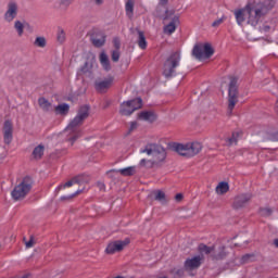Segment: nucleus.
<instances>
[{
  "mask_svg": "<svg viewBox=\"0 0 278 278\" xmlns=\"http://www.w3.org/2000/svg\"><path fill=\"white\" fill-rule=\"evenodd\" d=\"M270 10H273V4L249 2L244 8L235 10L233 14L238 25H242L247 21L248 25L256 27Z\"/></svg>",
  "mask_w": 278,
  "mask_h": 278,
  "instance_id": "1",
  "label": "nucleus"
},
{
  "mask_svg": "<svg viewBox=\"0 0 278 278\" xmlns=\"http://www.w3.org/2000/svg\"><path fill=\"white\" fill-rule=\"evenodd\" d=\"M141 153L147 155L139 163L141 168H162L166 162V150L162 146L149 144Z\"/></svg>",
  "mask_w": 278,
  "mask_h": 278,
  "instance_id": "2",
  "label": "nucleus"
},
{
  "mask_svg": "<svg viewBox=\"0 0 278 278\" xmlns=\"http://www.w3.org/2000/svg\"><path fill=\"white\" fill-rule=\"evenodd\" d=\"M88 116H90V106H80L77 115L64 129V134L67 136L66 141L70 142L72 147L75 144V141L81 137V130H79V127L80 125H84V122Z\"/></svg>",
  "mask_w": 278,
  "mask_h": 278,
  "instance_id": "3",
  "label": "nucleus"
},
{
  "mask_svg": "<svg viewBox=\"0 0 278 278\" xmlns=\"http://www.w3.org/2000/svg\"><path fill=\"white\" fill-rule=\"evenodd\" d=\"M84 176L74 177L72 180H68L63 186L60 187V190L63 191V197L61 201H71L84 192Z\"/></svg>",
  "mask_w": 278,
  "mask_h": 278,
  "instance_id": "4",
  "label": "nucleus"
},
{
  "mask_svg": "<svg viewBox=\"0 0 278 278\" xmlns=\"http://www.w3.org/2000/svg\"><path fill=\"white\" fill-rule=\"evenodd\" d=\"M203 150V144L199 141L188 142V143H176L174 146V151L181 155L182 157H194L199 155L200 151Z\"/></svg>",
  "mask_w": 278,
  "mask_h": 278,
  "instance_id": "5",
  "label": "nucleus"
},
{
  "mask_svg": "<svg viewBox=\"0 0 278 278\" xmlns=\"http://www.w3.org/2000/svg\"><path fill=\"white\" fill-rule=\"evenodd\" d=\"M34 186V178L29 176H25L18 185L14 187L11 192V197L15 201H23L25 197H27L28 192H31V188Z\"/></svg>",
  "mask_w": 278,
  "mask_h": 278,
  "instance_id": "6",
  "label": "nucleus"
},
{
  "mask_svg": "<svg viewBox=\"0 0 278 278\" xmlns=\"http://www.w3.org/2000/svg\"><path fill=\"white\" fill-rule=\"evenodd\" d=\"M192 55L195 60H210L214 55V48L211 43H197L192 49Z\"/></svg>",
  "mask_w": 278,
  "mask_h": 278,
  "instance_id": "7",
  "label": "nucleus"
},
{
  "mask_svg": "<svg viewBox=\"0 0 278 278\" xmlns=\"http://www.w3.org/2000/svg\"><path fill=\"white\" fill-rule=\"evenodd\" d=\"M179 62H181V54L179 52L172 53L163 65L164 77H173L175 75V68L179 66Z\"/></svg>",
  "mask_w": 278,
  "mask_h": 278,
  "instance_id": "8",
  "label": "nucleus"
},
{
  "mask_svg": "<svg viewBox=\"0 0 278 278\" xmlns=\"http://www.w3.org/2000/svg\"><path fill=\"white\" fill-rule=\"evenodd\" d=\"M238 103V79L233 76L230 77L228 86V115L231 116L236 104Z\"/></svg>",
  "mask_w": 278,
  "mask_h": 278,
  "instance_id": "9",
  "label": "nucleus"
},
{
  "mask_svg": "<svg viewBox=\"0 0 278 278\" xmlns=\"http://www.w3.org/2000/svg\"><path fill=\"white\" fill-rule=\"evenodd\" d=\"M140 108H142V99L140 98L124 101L119 105V114L121 116H131V114H134L136 110H140Z\"/></svg>",
  "mask_w": 278,
  "mask_h": 278,
  "instance_id": "10",
  "label": "nucleus"
},
{
  "mask_svg": "<svg viewBox=\"0 0 278 278\" xmlns=\"http://www.w3.org/2000/svg\"><path fill=\"white\" fill-rule=\"evenodd\" d=\"M203 264V255L188 257L184 263V268L191 277H194V270H199Z\"/></svg>",
  "mask_w": 278,
  "mask_h": 278,
  "instance_id": "11",
  "label": "nucleus"
},
{
  "mask_svg": "<svg viewBox=\"0 0 278 278\" xmlns=\"http://www.w3.org/2000/svg\"><path fill=\"white\" fill-rule=\"evenodd\" d=\"M252 199L253 194L251 193H239L233 198L232 208L244 210V207L251 203Z\"/></svg>",
  "mask_w": 278,
  "mask_h": 278,
  "instance_id": "12",
  "label": "nucleus"
},
{
  "mask_svg": "<svg viewBox=\"0 0 278 278\" xmlns=\"http://www.w3.org/2000/svg\"><path fill=\"white\" fill-rule=\"evenodd\" d=\"M2 136L4 144H12V140H14V124L11 119H7L2 126Z\"/></svg>",
  "mask_w": 278,
  "mask_h": 278,
  "instance_id": "13",
  "label": "nucleus"
},
{
  "mask_svg": "<svg viewBox=\"0 0 278 278\" xmlns=\"http://www.w3.org/2000/svg\"><path fill=\"white\" fill-rule=\"evenodd\" d=\"M129 239L111 241L105 249V253L108 255L121 253V251H123L129 244Z\"/></svg>",
  "mask_w": 278,
  "mask_h": 278,
  "instance_id": "14",
  "label": "nucleus"
},
{
  "mask_svg": "<svg viewBox=\"0 0 278 278\" xmlns=\"http://www.w3.org/2000/svg\"><path fill=\"white\" fill-rule=\"evenodd\" d=\"M18 16V2L10 0L7 4V11L4 13L5 23H12L14 18Z\"/></svg>",
  "mask_w": 278,
  "mask_h": 278,
  "instance_id": "15",
  "label": "nucleus"
},
{
  "mask_svg": "<svg viewBox=\"0 0 278 278\" xmlns=\"http://www.w3.org/2000/svg\"><path fill=\"white\" fill-rule=\"evenodd\" d=\"M112 84H114L113 76H109L106 78H98L94 81V89L97 90V92L103 93L112 88Z\"/></svg>",
  "mask_w": 278,
  "mask_h": 278,
  "instance_id": "16",
  "label": "nucleus"
},
{
  "mask_svg": "<svg viewBox=\"0 0 278 278\" xmlns=\"http://www.w3.org/2000/svg\"><path fill=\"white\" fill-rule=\"evenodd\" d=\"M113 173H118L123 177H132V175H136V166H129L122 169H111L108 172V175H112Z\"/></svg>",
  "mask_w": 278,
  "mask_h": 278,
  "instance_id": "17",
  "label": "nucleus"
},
{
  "mask_svg": "<svg viewBox=\"0 0 278 278\" xmlns=\"http://www.w3.org/2000/svg\"><path fill=\"white\" fill-rule=\"evenodd\" d=\"M99 60L103 71H105V73H110V71H112V63L110 62V56H108L105 51L100 53Z\"/></svg>",
  "mask_w": 278,
  "mask_h": 278,
  "instance_id": "18",
  "label": "nucleus"
},
{
  "mask_svg": "<svg viewBox=\"0 0 278 278\" xmlns=\"http://www.w3.org/2000/svg\"><path fill=\"white\" fill-rule=\"evenodd\" d=\"M177 25H179V16L175 15L172 18V22L164 27V34H167L168 36H170L172 34H175V30L177 29Z\"/></svg>",
  "mask_w": 278,
  "mask_h": 278,
  "instance_id": "19",
  "label": "nucleus"
},
{
  "mask_svg": "<svg viewBox=\"0 0 278 278\" xmlns=\"http://www.w3.org/2000/svg\"><path fill=\"white\" fill-rule=\"evenodd\" d=\"M94 64H97V58L94 55H91L87 59L84 66L80 68L81 73H92V68H94Z\"/></svg>",
  "mask_w": 278,
  "mask_h": 278,
  "instance_id": "20",
  "label": "nucleus"
},
{
  "mask_svg": "<svg viewBox=\"0 0 278 278\" xmlns=\"http://www.w3.org/2000/svg\"><path fill=\"white\" fill-rule=\"evenodd\" d=\"M150 198L154 197V201H160L162 205H166L168 203V199L166 198V193L161 190L152 191L149 195Z\"/></svg>",
  "mask_w": 278,
  "mask_h": 278,
  "instance_id": "21",
  "label": "nucleus"
},
{
  "mask_svg": "<svg viewBox=\"0 0 278 278\" xmlns=\"http://www.w3.org/2000/svg\"><path fill=\"white\" fill-rule=\"evenodd\" d=\"M138 119L153 123L155 121V114L151 111H142L138 114Z\"/></svg>",
  "mask_w": 278,
  "mask_h": 278,
  "instance_id": "22",
  "label": "nucleus"
},
{
  "mask_svg": "<svg viewBox=\"0 0 278 278\" xmlns=\"http://www.w3.org/2000/svg\"><path fill=\"white\" fill-rule=\"evenodd\" d=\"M38 105L40 110H42V112H51V110L53 109V105L51 104V102H49V100H47V98H39Z\"/></svg>",
  "mask_w": 278,
  "mask_h": 278,
  "instance_id": "23",
  "label": "nucleus"
},
{
  "mask_svg": "<svg viewBox=\"0 0 278 278\" xmlns=\"http://www.w3.org/2000/svg\"><path fill=\"white\" fill-rule=\"evenodd\" d=\"M216 194L223 195L227 194L229 192V182L227 181H220L215 188Z\"/></svg>",
  "mask_w": 278,
  "mask_h": 278,
  "instance_id": "24",
  "label": "nucleus"
},
{
  "mask_svg": "<svg viewBox=\"0 0 278 278\" xmlns=\"http://www.w3.org/2000/svg\"><path fill=\"white\" fill-rule=\"evenodd\" d=\"M42 155H45V146L39 144L33 151L34 160H42Z\"/></svg>",
  "mask_w": 278,
  "mask_h": 278,
  "instance_id": "25",
  "label": "nucleus"
},
{
  "mask_svg": "<svg viewBox=\"0 0 278 278\" xmlns=\"http://www.w3.org/2000/svg\"><path fill=\"white\" fill-rule=\"evenodd\" d=\"M134 5H136L134 0H128L125 4V11L128 18H134Z\"/></svg>",
  "mask_w": 278,
  "mask_h": 278,
  "instance_id": "26",
  "label": "nucleus"
},
{
  "mask_svg": "<svg viewBox=\"0 0 278 278\" xmlns=\"http://www.w3.org/2000/svg\"><path fill=\"white\" fill-rule=\"evenodd\" d=\"M91 42L93 47H103V45H105V36L103 35L92 36Z\"/></svg>",
  "mask_w": 278,
  "mask_h": 278,
  "instance_id": "27",
  "label": "nucleus"
},
{
  "mask_svg": "<svg viewBox=\"0 0 278 278\" xmlns=\"http://www.w3.org/2000/svg\"><path fill=\"white\" fill-rule=\"evenodd\" d=\"M214 260H224L227 257V252L225 251V247H219L217 250L213 251Z\"/></svg>",
  "mask_w": 278,
  "mask_h": 278,
  "instance_id": "28",
  "label": "nucleus"
},
{
  "mask_svg": "<svg viewBox=\"0 0 278 278\" xmlns=\"http://www.w3.org/2000/svg\"><path fill=\"white\" fill-rule=\"evenodd\" d=\"M68 110H71V106L66 103L55 106L56 114H61V116H66V114H68Z\"/></svg>",
  "mask_w": 278,
  "mask_h": 278,
  "instance_id": "29",
  "label": "nucleus"
},
{
  "mask_svg": "<svg viewBox=\"0 0 278 278\" xmlns=\"http://www.w3.org/2000/svg\"><path fill=\"white\" fill-rule=\"evenodd\" d=\"M14 29L16 30L18 38H22L23 34H25V25L21 21H15Z\"/></svg>",
  "mask_w": 278,
  "mask_h": 278,
  "instance_id": "30",
  "label": "nucleus"
},
{
  "mask_svg": "<svg viewBox=\"0 0 278 278\" xmlns=\"http://www.w3.org/2000/svg\"><path fill=\"white\" fill-rule=\"evenodd\" d=\"M138 34V46L141 49H147V38L144 37V33L141 30H137Z\"/></svg>",
  "mask_w": 278,
  "mask_h": 278,
  "instance_id": "31",
  "label": "nucleus"
},
{
  "mask_svg": "<svg viewBox=\"0 0 278 278\" xmlns=\"http://www.w3.org/2000/svg\"><path fill=\"white\" fill-rule=\"evenodd\" d=\"M185 268L181 267H174L173 269H170V275L173 276V278H181L185 275Z\"/></svg>",
  "mask_w": 278,
  "mask_h": 278,
  "instance_id": "32",
  "label": "nucleus"
},
{
  "mask_svg": "<svg viewBox=\"0 0 278 278\" xmlns=\"http://www.w3.org/2000/svg\"><path fill=\"white\" fill-rule=\"evenodd\" d=\"M56 40L60 45H64V42H66V31H64V28L58 29Z\"/></svg>",
  "mask_w": 278,
  "mask_h": 278,
  "instance_id": "33",
  "label": "nucleus"
},
{
  "mask_svg": "<svg viewBox=\"0 0 278 278\" xmlns=\"http://www.w3.org/2000/svg\"><path fill=\"white\" fill-rule=\"evenodd\" d=\"M200 253H204V255H213L214 254V247H207L205 244L199 245Z\"/></svg>",
  "mask_w": 278,
  "mask_h": 278,
  "instance_id": "34",
  "label": "nucleus"
},
{
  "mask_svg": "<svg viewBox=\"0 0 278 278\" xmlns=\"http://www.w3.org/2000/svg\"><path fill=\"white\" fill-rule=\"evenodd\" d=\"M34 46L45 49V47H47V39L45 37H37L34 41Z\"/></svg>",
  "mask_w": 278,
  "mask_h": 278,
  "instance_id": "35",
  "label": "nucleus"
},
{
  "mask_svg": "<svg viewBox=\"0 0 278 278\" xmlns=\"http://www.w3.org/2000/svg\"><path fill=\"white\" fill-rule=\"evenodd\" d=\"M23 242L26 249H33V247L36 245V238H34V236H30L29 240L27 241V238L24 237Z\"/></svg>",
  "mask_w": 278,
  "mask_h": 278,
  "instance_id": "36",
  "label": "nucleus"
},
{
  "mask_svg": "<svg viewBox=\"0 0 278 278\" xmlns=\"http://www.w3.org/2000/svg\"><path fill=\"white\" fill-rule=\"evenodd\" d=\"M255 260V254H245L241 256L240 264H249L250 262H253Z\"/></svg>",
  "mask_w": 278,
  "mask_h": 278,
  "instance_id": "37",
  "label": "nucleus"
},
{
  "mask_svg": "<svg viewBox=\"0 0 278 278\" xmlns=\"http://www.w3.org/2000/svg\"><path fill=\"white\" fill-rule=\"evenodd\" d=\"M267 140H271L273 142H278V131L267 130Z\"/></svg>",
  "mask_w": 278,
  "mask_h": 278,
  "instance_id": "38",
  "label": "nucleus"
},
{
  "mask_svg": "<svg viewBox=\"0 0 278 278\" xmlns=\"http://www.w3.org/2000/svg\"><path fill=\"white\" fill-rule=\"evenodd\" d=\"M258 213L263 217H268V216L273 215V208H270V207H261L258 210Z\"/></svg>",
  "mask_w": 278,
  "mask_h": 278,
  "instance_id": "39",
  "label": "nucleus"
},
{
  "mask_svg": "<svg viewBox=\"0 0 278 278\" xmlns=\"http://www.w3.org/2000/svg\"><path fill=\"white\" fill-rule=\"evenodd\" d=\"M60 8H64L65 10L73 5V0H56Z\"/></svg>",
  "mask_w": 278,
  "mask_h": 278,
  "instance_id": "40",
  "label": "nucleus"
},
{
  "mask_svg": "<svg viewBox=\"0 0 278 278\" xmlns=\"http://www.w3.org/2000/svg\"><path fill=\"white\" fill-rule=\"evenodd\" d=\"M111 58L113 62H118V60H121V51L113 50L111 53Z\"/></svg>",
  "mask_w": 278,
  "mask_h": 278,
  "instance_id": "41",
  "label": "nucleus"
},
{
  "mask_svg": "<svg viewBox=\"0 0 278 278\" xmlns=\"http://www.w3.org/2000/svg\"><path fill=\"white\" fill-rule=\"evenodd\" d=\"M228 144H238V135L232 134L231 138L228 139Z\"/></svg>",
  "mask_w": 278,
  "mask_h": 278,
  "instance_id": "42",
  "label": "nucleus"
},
{
  "mask_svg": "<svg viewBox=\"0 0 278 278\" xmlns=\"http://www.w3.org/2000/svg\"><path fill=\"white\" fill-rule=\"evenodd\" d=\"M225 21V17H220L213 22L212 27H218V25H223V22Z\"/></svg>",
  "mask_w": 278,
  "mask_h": 278,
  "instance_id": "43",
  "label": "nucleus"
},
{
  "mask_svg": "<svg viewBox=\"0 0 278 278\" xmlns=\"http://www.w3.org/2000/svg\"><path fill=\"white\" fill-rule=\"evenodd\" d=\"M170 16H175V10H167L166 12H165V20L166 18H170Z\"/></svg>",
  "mask_w": 278,
  "mask_h": 278,
  "instance_id": "44",
  "label": "nucleus"
},
{
  "mask_svg": "<svg viewBox=\"0 0 278 278\" xmlns=\"http://www.w3.org/2000/svg\"><path fill=\"white\" fill-rule=\"evenodd\" d=\"M136 129H138V122H131L130 127H129V131H134Z\"/></svg>",
  "mask_w": 278,
  "mask_h": 278,
  "instance_id": "45",
  "label": "nucleus"
},
{
  "mask_svg": "<svg viewBox=\"0 0 278 278\" xmlns=\"http://www.w3.org/2000/svg\"><path fill=\"white\" fill-rule=\"evenodd\" d=\"M114 47H115V51H118V49H121V40H118L117 38L114 39Z\"/></svg>",
  "mask_w": 278,
  "mask_h": 278,
  "instance_id": "46",
  "label": "nucleus"
},
{
  "mask_svg": "<svg viewBox=\"0 0 278 278\" xmlns=\"http://www.w3.org/2000/svg\"><path fill=\"white\" fill-rule=\"evenodd\" d=\"M175 201H177V202L184 201V194L177 193V194L175 195Z\"/></svg>",
  "mask_w": 278,
  "mask_h": 278,
  "instance_id": "47",
  "label": "nucleus"
},
{
  "mask_svg": "<svg viewBox=\"0 0 278 278\" xmlns=\"http://www.w3.org/2000/svg\"><path fill=\"white\" fill-rule=\"evenodd\" d=\"M98 188H99L100 190H105V184H103V182H98Z\"/></svg>",
  "mask_w": 278,
  "mask_h": 278,
  "instance_id": "48",
  "label": "nucleus"
},
{
  "mask_svg": "<svg viewBox=\"0 0 278 278\" xmlns=\"http://www.w3.org/2000/svg\"><path fill=\"white\" fill-rule=\"evenodd\" d=\"M96 5H103V0H94Z\"/></svg>",
  "mask_w": 278,
  "mask_h": 278,
  "instance_id": "49",
  "label": "nucleus"
},
{
  "mask_svg": "<svg viewBox=\"0 0 278 278\" xmlns=\"http://www.w3.org/2000/svg\"><path fill=\"white\" fill-rule=\"evenodd\" d=\"M262 30H263V31H270V26H263V27H262Z\"/></svg>",
  "mask_w": 278,
  "mask_h": 278,
  "instance_id": "50",
  "label": "nucleus"
},
{
  "mask_svg": "<svg viewBox=\"0 0 278 278\" xmlns=\"http://www.w3.org/2000/svg\"><path fill=\"white\" fill-rule=\"evenodd\" d=\"M119 173H113V174H108L109 175V177H111V178H114V177H116V175H118Z\"/></svg>",
  "mask_w": 278,
  "mask_h": 278,
  "instance_id": "51",
  "label": "nucleus"
},
{
  "mask_svg": "<svg viewBox=\"0 0 278 278\" xmlns=\"http://www.w3.org/2000/svg\"><path fill=\"white\" fill-rule=\"evenodd\" d=\"M274 247L278 249V239H274Z\"/></svg>",
  "mask_w": 278,
  "mask_h": 278,
  "instance_id": "52",
  "label": "nucleus"
},
{
  "mask_svg": "<svg viewBox=\"0 0 278 278\" xmlns=\"http://www.w3.org/2000/svg\"><path fill=\"white\" fill-rule=\"evenodd\" d=\"M232 244L233 247H242V243L233 242V240H232Z\"/></svg>",
  "mask_w": 278,
  "mask_h": 278,
  "instance_id": "53",
  "label": "nucleus"
},
{
  "mask_svg": "<svg viewBox=\"0 0 278 278\" xmlns=\"http://www.w3.org/2000/svg\"><path fill=\"white\" fill-rule=\"evenodd\" d=\"M162 3H168V0H161Z\"/></svg>",
  "mask_w": 278,
  "mask_h": 278,
  "instance_id": "54",
  "label": "nucleus"
},
{
  "mask_svg": "<svg viewBox=\"0 0 278 278\" xmlns=\"http://www.w3.org/2000/svg\"><path fill=\"white\" fill-rule=\"evenodd\" d=\"M269 1H273V0H269Z\"/></svg>",
  "mask_w": 278,
  "mask_h": 278,
  "instance_id": "55",
  "label": "nucleus"
}]
</instances>
